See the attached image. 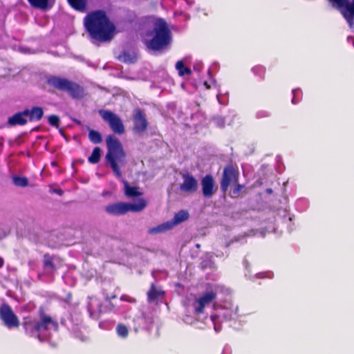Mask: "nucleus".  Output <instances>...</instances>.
Listing matches in <instances>:
<instances>
[{
  "label": "nucleus",
  "instance_id": "nucleus-7",
  "mask_svg": "<svg viewBox=\"0 0 354 354\" xmlns=\"http://www.w3.org/2000/svg\"><path fill=\"white\" fill-rule=\"evenodd\" d=\"M216 314L211 316V321L214 324L215 331L218 332L220 328L218 326V319L221 317L226 320L234 319L237 314L238 307L231 301H226L221 307L216 308Z\"/></svg>",
  "mask_w": 354,
  "mask_h": 354
},
{
  "label": "nucleus",
  "instance_id": "nucleus-36",
  "mask_svg": "<svg viewBox=\"0 0 354 354\" xmlns=\"http://www.w3.org/2000/svg\"><path fill=\"white\" fill-rule=\"evenodd\" d=\"M53 192L56 193V194H59V195H62V194H63L62 190V189H54V190L53 191Z\"/></svg>",
  "mask_w": 354,
  "mask_h": 354
},
{
  "label": "nucleus",
  "instance_id": "nucleus-34",
  "mask_svg": "<svg viewBox=\"0 0 354 354\" xmlns=\"http://www.w3.org/2000/svg\"><path fill=\"white\" fill-rule=\"evenodd\" d=\"M45 267L46 268H53V264L52 263L50 262V261H48V260H46L45 261Z\"/></svg>",
  "mask_w": 354,
  "mask_h": 354
},
{
  "label": "nucleus",
  "instance_id": "nucleus-26",
  "mask_svg": "<svg viewBox=\"0 0 354 354\" xmlns=\"http://www.w3.org/2000/svg\"><path fill=\"white\" fill-rule=\"evenodd\" d=\"M12 181L17 187H25L28 185V180L26 177L13 176Z\"/></svg>",
  "mask_w": 354,
  "mask_h": 354
},
{
  "label": "nucleus",
  "instance_id": "nucleus-30",
  "mask_svg": "<svg viewBox=\"0 0 354 354\" xmlns=\"http://www.w3.org/2000/svg\"><path fill=\"white\" fill-rule=\"evenodd\" d=\"M189 218V213L185 210L178 212V223L185 221Z\"/></svg>",
  "mask_w": 354,
  "mask_h": 354
},
{
  "label": "nucleus",
  "instance_id": "nucleus-19",
  "mask_svg": "<svg viewBox=\"0 0 354 354\" xmlns=\"http://www.w3.org/2000/svg\"><path fill=\"white\" fill-rule=\"evenodd\" d=\"M25 111L28 112L27 117L29 118L30 121L39 120L44 115L43 109L39 106H35L30 110L26 109Z\"/></svg>",
  "mask_w": 354,
  "mask_h": 354
},
{
  "label": "nucleus",
  "instance_id": "nucleus-4",
  "mask_svg": "<svg viewBox=\"0 0 354 354\" xmlns=\"http://www.w3.org/2000/svg\"><path fill=\"white\" fill-rule=\"evenodd\" d=\"M171 41V35L167 24L161 19L155 22L153 37L151 40L146 41L147 48L152 50H160L166 47Z\"/></svg>",
  "mask_w": 354,
  "mask_h": 354
},
{
  "label": "nucleus",
  "instance_id": "nucleus-29",
  "mask_svg": "<svg viewBox=\"0 0 354 354\" xmlns=\"http://www.w3.org/2000/svg\"><path fill=\"white\" fill-rule=\"evenodd\" d=\"M48 122L54 127H57L59 123V118L58 116L52 115L48 117Z\"/></svg>",
  "mask_w": 354,
  "mask_h": 354
},
{
  "label": "nucleus",
  "instance_id": "nucleus-11",
  "mask_svg": "<svg viewBox=\"0 0 354 354\" xmlns=\"http://www.w3.org/2000/svg\"><path fill=\"white\" fill-rule=\"evenodd\" d=\"M238 173L232 167H227L224 169L223 178L221 184V189L225 192L228 187L236 183Z\"/></svg>",
  "mask_w": 354,
  "mask_h": 354
},
{
  "label": "nucleus",
  "instance_id": "nucleus-41",
  "mask_svg": "<svg viewBox=\"0 0 354 354\" xmlns=\"http://www.w3.org/2000/svg\"><path fill=\"white\" fill-rule=\"evenodd\" d=\"M181 87L183 88H185V84L184 83L181 84Z\"/></svg>",
  "mask_w": 354,
  "mask_h": 354
},
{
  "label": "nucleus",
  "instance_id": "nucleus-20",
  "mask_svg": "<svg viewBox=\"0 0 354 354\" xmlns=\"http://www.w3.org/2000/svg\"><path fill=\"white\" fill-rule=\"evenodd\" d=\"M123 183L124 187V194L127 197L132 198L142 194L138 187L130 186L126 181H124Z\"/></svg>",
  "mask_w": 354,
  "mask_h": 354
},
{
  "label": "nucleus",
  "instance_id": "nucleus-10",
  "mask_svg": "<svg viewBox=\"0 0 354 354\" xmlns=\"http://www.w3.org/2000/svg\"><path fill=\"white\" fill-rule=\"evenodd\" d=\"M0 317L4 324L8 328L17 327L19 326V322L17 316L10 307L6 304L1 306Z\"/></svg>",
  "mask_w": 354,
  "mask_h": 354
},
{
  "label": "nucleus",
  "instance_id": "nucleus-43",
  "mask_svg": "<svg viewBox=\"0 0 354 354\" xmlns=\"http://www.w3.org/2000/svg\"><path fill=\"white\" fill-rule=\"evenodd\" d=\"M129 301L130 302L134 301V300H133V299H129Z\"/></svg>",
  "mask_w": 354,
  "mask_h": 354
},
{
  "label": "nucleus",
  "instance_id": "nucleus-1",
  "mask_svg": "<svg viewBox=\"0 0 354 354\" xmlns=\"http://www.w3.org/2000/svg\"><path fill=\"white\" fill-rule=\"evenodd\" d=\"M84 25L91 37L100 41L111 40L115 32L114 25L102 11L88 15L84 19Z\"/></svg>",
  "mask_w": 354,
  "mask_h": 354
},
{
  "label": "nucleus",
  "instance_id": "nucleus-5",
  "mask_svg": "<svg viewBox=\"0 0 354 354\" xmlns=\"http://www.w3.org/2000/svg\"><path fill=\"white\" fill-rule=\"evenodd\" d=\"M222 290L223 287L219 284H208L205 292L198 297L192 304L195 314H203L205 308L216 298L217 292Z\"/></svg>",
  "mask_w": 354,
  "mask_h": 354
},
{
  "label": "nucleus",
  "instance_id": "nucleus-37",
  "mask_svg": "<svg viewBox=\"0 0 354 354\" xmlns=\"http://www.w3.org/2000/svg\"><path fill=\"white\" fill-rule=\"evenodd\" d=\"M241 189V187L240 185H237V187L234 189V193L237 194Z\"/></svg>",
  "mask_w": 354,
  "mask_h": 354
},
{
  "label": "nucleus",
  "instance_id": "nucleus-17",
  "mask_svg": "<svg viewBox=\"0 0 354 354\" xmlns=\"http://www.w3.org/2000/svg\"><path fill=\"white\" fill-rule=\"evenodd\" d=\"M28 112L25 110L21 112H18L14 114L12 116L8 118V123L10 126H16V125H24L27 123Z\"/></svg>",
  "mask_w": 354,
  "mask_h": 354
},
{
  "label": "nucleus",
  "instance_id": "nucleus-3",
  "mask_svg": "<svg viewBox=\"0 0 354 354\" xmlns=\"http://www.w3.org/2000/svg\"><path fill=\"white\" fill-rule=\"evenodd\" d=\"M26 330L33 336H37L40 341L47 339V331L57 329V324L50 317L43 315L41 322L28 320L24 322Z\"/></svg>",
  "mask_w": 354,
  "mask_h": 354
},
{
  "label": "nucleus",
  "instance_id": "nucleus-21",
  "mask_svg": "<svg viewBox=\"0 0 354 354\" xmlns=\"http://www.w3.org/2000/svg\"><path fill=\"white\" fill-rule=\"evenodd\" d=\"M66 91L73 97H80L84 94V91L82 87H80L78 84L71 82V85L68 86Z\"/></svg>",
  "mask_w": 354,
  "mask_h": 354
},
{
  "label": "nucleus",
  "instance_id": "nucleus-31",
  "mask_svg": "<svg viewBox=\"0 0 354 354\" xmlns=\"http://www.w3.org/2000/svg\"><path fill=\"white\" fill-rule=\"evenodd\" d=\"M272 275H273L272 273L270 272L259 273L257 274L258 277H259V278H265V277L271 278L272 277Z\"/></svg>",
  "mask_w": 354,
  "mask_h": 354
},
{
  "label": "nucleus",
  "instance_id": "nucleus-13",
  "mask_svg": "<svg viewBox=\"0 0 354 354\" xmlns=\"http://www.w3.org/2000/svg\"><path fill=\"white\" fill-rule=\"evenodd\" d=\"M177 224V214H175L174 218L170 221H167L164 223L158 225L156 227L149 228L147 230L149 234H158L165 233L171 230Z\"/></svg>",
  "mask_w": 354,
  "mask_h": 354
},
{
  "label": "nucleus",
  "instance_id": "nucleus-27",
  "mask_svg": "<svg viewBox=\"0 0 354 354\" xmlns=\"http://www.w3.org/2000/svg\"><path fill=\"white\" fill-rule=\"evenodd\" d=\"M29 3L34 7L39 8H46L48 0H28Z\"/></svg>",
  "mask_w": 354,
  "mask_h": 354
},
{
  "label": "nucleus",
  "instance_id": "nucleus-9",
  "mask_svg": "<svg viewBox=\"0 0 354 354\" xmlns=\"http://www.w3.org/2000/svg\"><path fill=\"white\" fill-rule=\"evenodd\" d=\"M100 114L102 118L109 124L111 129L115 133L121 134L124 133V129L123 124L115 114L109 111H100Z\"/></svg>",
  "mask_w": 354,
  "mask_h": 354
},
{
  "label": "nucleus",
  "instance_id": "nucleus-39",
  "mask_svg": "<svg viewBox=\"0 0 354 354\" xmlns=\"http://www.w3.org/2000/svg\"><path fill=\"white\" fill-rule=\"evenodd\" d=\"M121 299H122V300H127V299H126V296H122V297H121Z\"/></svg>",
  "mask_w": 354,
  "mask_h": 354
},
{
  "label": "nucleus",
  "instance_id": "nucleus-28",
  "mask_svg": "<svg viewBox=\"0 0 354 354\" xmlns=\"http://www.w3.org/2000/svg\"><path fill=\"white\" fill-rule=\"evenodd\" d=\"M117 333L118 335L121 337H126L128 335V329L127 328L123 325V324H119L118 325L116 328Z\"/></svg>",
  "mask_w": 354,
  "mask_h": 354
},
{
  "label": "nucleus",
  "instance_id": "nucleus-24",
  "mask_svg": "<svg viewBox=\"0 0 354 354\" xmlns=\"http://www.w3.org/2000/svg\"><path fill=\"white\" fill-rule=\"evenodd\" d=\"M101 150L99 147L94 148L91 155L88 157V161L91 163H97L100 159Z\"/></svg>",
  "mask_w": 354,
  "mask_h": 354
},
{
  "label": "nucleus",
  "instance_id": "nucleus-14",
  "mask_svg": "<svg viewBox=\"0 0 354 354\" xmlns=\"http://www.w3.org/2000/svg\"><path fill=\"white\" fill-rule=\"evenodd\" d=\"M165 292L160 286L151 284L150 289L147 292L148 301L151 303H158L163 299Z\"/></svg>",
  "mask_w": 354,
  "mask_h": 354
},
{
  "label": "nucleus",
  "instance_id": "nucleus-15",
  "mask_svg": "<svg viewBox=\"0 0 354 354\" xmlns=\"http://www.w3.org/2000/svg\"><path fill=\"white\" fill-rule=\"evenodd\" d=\"M203 194L211 197L214 194V181L212 176L207 175L201 180Z\"/></svg>",
  "mask_w": 354,
  "mask_h": 354
},
{
  "label": "nucleus",
  "instance_id": "nucleus-25",
  "mask_svg": "<svg viewBox=\"0 0 354 354\" xmlns=\"http://www.w3.org/2000/svg\"><path fill=\"white\" fill-rule=\"evenodd\" d=\"M88 138L93 143L95 144H97L102 142L101 134L98 131L95 130H89Z\"/></svg>",
  "mask_w": 354,
  "mask_h": 354
},
{
  "label": "nucleus",
  "instance_id": "nucleus-35",
  "mask_svg": "<svg viewBox=\"0 0 354 354\" xmlns=\"http://www.w3.org/2000/svg\"><path fill=\"white\" fill-rule=\"evenodd\" d=\"M203 84L206 87L207 89H209L212 87V85L207 81H205Z\"/></svg>",
  "mask_w": 354,
  "mask_h": 354
},
{
  "label": "nucleus",
  "instance_id": "nucleus-40",
  "mask_svg": "<svg viewBox=\"0 0 354 354\" xmlns=\"http://www.w3.org/2000/svg\"><path fill=\"white\" fill-rule=\"evenodd\" d=\"M3 264V260L1 259H0V267L2 266Z\"/></svg>",
  "mask_w": 354,
  "mask_h": 354
},
{
  "label": "nucleus",
  "instance_id": "nucleus-32",
  "mask_svg": "<svg viewBox=\"0 0 354 354\" xmlns=\"http://www.w3.org/2000/svg\"><path fill=\"white\" fill-rule=\"evenodd\" d=\"M299 92V90L298 88L297 89H294L292 91V93H293V98L292 100V102L293 104H296L297 103V101H296V95H297V93Z\"/></svg>",
  "mask_w": 354,
  "mask_h": 354
},
{
  "label": "nucleus",
  "instance_id": "nucleus-22",
  "mask_svg": "<svg viewBox=\"0 0 354 354\" xmlns=\"http://www.w3.org/2000/svg\"><path fill=\"white\" fill-rule=\"evenodd\" d=\"M191 74L192 70L187 66V62L185 60L178 61V75L187 77Z\"/></svg>",
  "mask_w": 354,
  "mask_h": 354
},
{
  "label": "nucleus",
  "instance_id": "nucleus-23",
  "mask_svg": "<svg viewBox=\"0 0 354 354\" xmlns=\"http://www.w3.org/2000/svg\"><path fill=\"white\" fill-rule=\"evenodd\" d=\"M68 3L74 9L84 12L86 10L87 0H67Z\"/></svg>",
  "mask_w": 354,
  "mask_h": 354
},
{
  "label": "nucleus",
  "instance_id": "nucleus-8",
  "mask_svg": "<svg viewBox=\"0 0 354 354\" xmlns=\"http://www.w3.org/2000/svg\"><path fill=\"white\" fill-rule=\"evenodd\" d=\"M334 8H337L344 17L346 19L349 26H353L354 19V0L352 3L349 0H328Z\"/></svg>",
  "mask_w": 354,
  "mask_h": 354
},
{
  "label": "nucleus",
  "instance_id": "nucleus-42",
  "mask_svg": "<svg viewBox=\"0 0 354 354\" xmlns=\"http://www.w3.org/2000/svg\"><path fill=\"white\" fill-rule=\"evenodd\" d=\"M217 99H218V102L221 103L218 95H217Z\"/></svg>",
  "mask_w": 354,
  "mask_h": 354
},
{
  "label": "nucleus",
  "instance_id": "nucleus-16",
  "mask_svg": "<svg viewBox=\"0 0 354 354\" xmlns=\"http://www.w3.org/2000/svg\"><path fill=\"white\" fill-rule=\"evenodd\" d=\"M47 82L48 84L51 85L52 86L62 91H66L68 86L71 85V81L56 76H52L50 77Z\"/></svg>",
  "mask_w": 354,
  "mask_h": 354
},
{
  "label": "nucleus",
  "instance_id": "nucleus-33",
  "mask_svg": "<svg viewBox=\"0 0 354 354\" xmlns=\"http://www.w3.org/2000/svg\"><path fill=\"white\" fill-rule=\"evenodd\" d=\"M215 122L219 127H223L224 125V123H225L222 118H218V119L215 120Z\"/></svg>",
  "mask_w": 354,
  "mask_h": 354
},
{
  "label": "nucleus",
  "instance_id": "nucleus-6",
  "mask_svg": "<svg viewBox=\"0 0 354 354\" xmlns=\"http://www.w3.org/2000/svg\"><path fill=\"white\" fill-rule=\"evenodd\" d=\"M147 206V201L144 198H138L134 203L120 202L108 205L105 211L111 215H122L129 212H140Z\"/></svg>",
  "mask_w": 354,
  "mask_h": 354
},
{
  "label": "nucleus",
  "instance_id": "nucleus-2",
  "mask_svg": "<svg viewBox=\"0 0 354 354\" xmlns=\"http://www.w3.org/2000/svg\"><path fill=\"white\" fill-rule=\"evenodd\" d=\"M106 142L108 149L106 159L110 164L115 175L118 178H120L122 174L118 165L124 163L126 156L122 144L118 138L113 136H107Z\"/></svg>",
  "mask_w": 354,
  "mask_h": 354
},
{
  "label": "nucleus",
  "instance_id": "nucleus-18",
  "mask_svg": "<svg viewBox=\"0 0 354 354\" xmlns=\"http://www.w3.org/2000/svg\"><path fill=\"white\" fill-rule=\"evenodd\" d=\"M134 128L138 132L144 131L147 126V120L142 113V112L139 110L136 111L134 118Z\"/></svg>",
  "mask_w": 354,
  "mask_h": 354
},
{
  "label": "nucleus",
  "instance_id": "nucleus-38",
  "mask_svg": "<svg viewBox=\"0 0 354 354\" xmlns=\"http://www.w3.org/2000/svg\"><path fill=\"white\" fill-rule=\"evenodd\" d=\"M259 114H260V113H258V116H259V117L268 116V113H265V114H264L263 115H260Z\"/></svg>",
  "mask_w": 354,
  "mask_h": 354
},
{
  "label": "nucleus",
  "instance_id": "nucleus-12",
  "mask_svg": "<svg viewBox=\"0 0 354 354\" xmlns=\"http://www.w3.org/2000/svg\"><path fill=\"white\" fill-rule=\"evenodd\" d=\"M183 183L180 185L181 191L186 193H194L197 190L198 182L194 176L189 174H183Z\"/></svg>",
  "mask_w": 354,
  "mask_h": 354
}]
</instances>
